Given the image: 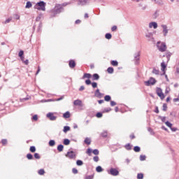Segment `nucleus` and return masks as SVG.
I'll return each instance as SVG.
<instances>
[{
	"instance_id": "nucleus-46",
	"label": "nucleus",
	"mask_w": 179,
	"mask_h": 179,
	"mask_svg": "<svg viewBox=\"0 0 179 179\" xmlns=\"http://www.w3.org/2000/svg\"><path fill=\"white\" fill-rule=\"evenodd\" d=\"M86 153H87V155H89V156H92V149L88 148V149L87 150Z\"/></svg>"
},
{
	"instance_id": "nucleus-64",
	"label": "nucleus",
	"mask_w": 179,
	"mask_h": 179,
	"mask_svg": "<svg viewBox=\"0 0 179 179\" xmlns=\"http://www.w3.org/2000/svg\"><path fill=\"white\" fill-rule=\"evenodd\" d=\"M85 89V86H81L79 89L80 92L83 91V90Z\"/></svg>"
},
{
	"instance_id": "nucleus-27",
	"label": "nucleus",
	"mask_w": 179,
	"mask_h": 179,
	"mask_svg": "<svg viewBox=\"0 0 179 179\" xmlns=\"http://www.w3.org/2000/svg\"><path fill=\"white\" fill-rule=\"evenodd\" d=\"M85 143L86 144V145H90V143H92V141H90V138H86L85 139Z\"/></svg>"
},
{
	"instance_id": "nucleus-36",
	"label": "nucleus",
	"mask_w": 179,
	"mask_h": 179,
	"mask_svg": "<svg viewBox=\"0 0 179 179\" xmlns=\"http://www.w3.org/2000/svg\"><path fill=\"white\" fill-rule=\"evenodd\" d=\"M27 158L28 159V160H33V155L29 153L27 155Z\"/></svg>"
},
{
	"instance_id": "nucleus-58",
	"label": "nucleus",
	"mask_w": 179,
	"mask_h": 179,
	"mask_svg": "<svg viewBox=\"0 0 179 179\" xmlns=\"http://www.w3.org/2000/svg\"><path fill=\"white\" fill-rule=\"evenodd\" d=\"M85 83L86 85H92V81L90 80H86Z\"/></svg>"
},
{
	"instance_id": "nucleus-4",
	"label": "nucleus",
	"mask_w": 179,
	"mask_h": 179,
	"mask_svg": "<svg viewBox=\"0 0 179 179\" xmlns=\"http://www.w3.org/2000/svg\"><path fill=\"white\" fill-rule=\"evenodd\" d=\"M64 7H62V6L61 4H56L55 7V15L54 16H55V15H57L58 13H61L62 12H64Z\"/></svg>"
},
{
	"instance_id": "nucleus-13",
	"label": "nucleus",
	"mask_w": 179,
	"mask_h": 179,
	"mask_svg": "<svg viewBox=\"0 0 179 179\" xmlns=\"http://www.w3.org/2000/svg\"><path fill=\"white\" fill-rule=\"evenodd\" d=\"M166 127H169V128H170L171 129V131H173V132H176V131H177V128L176 127H173V124L170 123V122L167 121L165 122Z\"/></svg>"
},
{
	"instance_id": "nucleus-19",
	"label": "nucleus",
	"mask_w": 179,
	"mask_h": 179,
	"mask_svg": "<svg viewBox=\"0 0 179 179\" xmlns=\"http://www.w3.org/2000/svg\"><path fill=\"white\" fill-rule=\"evenodd\" d=\"M69 65L70 68H75V66H76V63L75 62V60H70Z\"/></svg>"
},
{
	"instance_id": "nucleus-44",
	"label": "nucleus",
	"mask_w": 179,
	"mask_h": 179,
	"mask_svg": "<svg viewBox=\"0 0 179 179\" xmlns=\"http://www.w3.org/2000/svg\"><path fill=\"white\" fill-rule=\"evenodd\" d=\"M94 178V175H90V176H87L85 179H93Z\"/></svg>"
},
{
	"instance_id": "nucleus-11",
	"label": "nucleus",
	"mask_w": 179,
	"mask_h": 179,
	"mask_svg": "<svg viewBox=\"0 0 179 179\" xmlns=\"http://www.w3.org/2000/svg\"><path fill=\"white\" fill-rule=\"evenodd\" d=\"M87 3H90L89 0H78V5L80 6H85V5H87Z\"/></svg>"
},
{
	"instance_id": "nucleus-59",
	"label": "nucleus",
	"mask_w": 179,
	"mask_h": 179,
	"mask_svg": "<svg viewBox=\"0 0 179 179\" xmlns=\"http://www.w3.org/2000/svg\"><path fill=\"white\" fill-rule=\"evenodd\" d=\"M1 143L3 144V145H6L7 143H8V141H6V140H2L1 141Z\"/></svg>"
},
{
	"instance_id": "nucleus-62",
	"label": "nucleus",
	"mask_w": 179,
	"mask_h": 179,
	"mask_svg": "<svg viewBox=\"0 0 179 179\" xmlns=\"http://www.w3.org/2000/svg\"><path fill=\"white\" fill-rule=\"evenodd\" d=\"M173 101H174L175 103H177V101H179V95H178V98H175V99H173Z\"/></svg>"
},
{
	"instance_id": "nucleus-38",
	"label": "nucleus",
	"mask_w": 179,
	"mask_h": 179,
	"mask_svg": "<svg viewBox=\"0 0 179 179\" xmlns=\"http://www.w3.org/2000/svg\"><path fill=\"white\" fill-rule=\"evenodd\" d=\"M166 58H167V61H170V57H171V52H168L166 54Z\"/></svg>"
},
{
	"instance_id": "nucleus-28",
	"label": "nucleus",
	"mask_w": 179,
	"mask_h": 179,
	"mask_svg": "<svg viewBox=\"0 0 179 179\" xmlns=\"http://www.w3.org/2000/svg\"><path fill=\"white\" fill-rule=\"evenodd\" d=\"M57 150L58 152H62V150H64V146L62 145H59L57 146Z\"/></svg>"
},
{
	"instance_id": "nucleus-43",
	"label": "nucleus",
	"mask_w": 179,
	"mask_h": 179,
	"mask_svg": "<svg viewBox=\"0 0 179 179\" xmlns=\"http://www.w3.org/2000/svg\"><path fill=\"white\" fill-rule=\"evenodd\" d=\"M137 178L138 179H143V173H138Z\"/></svg>"
},
{
	"instance_id": "nucleus-17",
	"label": "nucleus",
	"mask_w": 179,
	"mask_h": 179,
	"mask_svg": "<svg viewBox=\"0 0 179 179\" xmlns=\"http://www.w3.org/2000/svg\"><path fill=\"white\" fill-rule=\"evenodd\" d=\"M149 27L150 29H152V27H153V29H156L157 27V22H150Z\"/></svg>"
},
{
	"instance_id": "nucleus-41",
	"label": "nucleus",
	"mask_w": 179,
	"mask_h": 179,
	"mask_svg": "<svg viewBox=\"0 0 179 179\" xmlns=\"http://www.w3.org/2000/svg\"><path fill=\"white\" fill-rule=\"evenodd\" d=\"M76 164H77V166H83V162L82 160H77Z\"/></svg>"
},
{
	"instance_id": "nucleus-48",
	"label": "nucleus",
	"mask_w": 179,
	"mask_h": 179,
	"mask_svg": "<svg viewBox=\"0 0 179 179\" xmlns=\"http://www.w3.org/2000/svg\"><path fill=\"white\" fill-rule=\"evenodd\" d=\"M161 67L162 68H167V64H166V62H162Z\"/></svg>"
},
{
	"instance_id": "nucleus-22",
	"label": "nucleus",
	"mask_w": 179,
	"mask_h": 179,
	"mask_svg": "<svg viewBox=\"0 0 179 179\" xmlns=\"http://www.w3.org/2000/svg\"><path fill=\"white\" fill-rule=\"evenodd\" d=\"M111 37H113V35H111V34H110V33H107V34H106V35H105V38H106L107 40H111Z\"/></svg>"
},
{
	"instance_id": "nucleus-6",
	"label": "nucleus",
	"mask_w": 179,
	"mask_h": 179,
	"mask_svg": "<svg viewBox=\"0 0 179 179\" xmlns=\"http://www.w3.org/2000/svg\"><path fill=\"white\" fill-rule=\"evenodd\" d=\"M152 73H155V75H165L166 74V68H162L161 71H159L157 69H154L152 71Z\"/></svg>"
},
{
	"instance_id": "nucleus-21",
	"label": "nucleus",
	"mask_w": 179,
	"mask_h": 179,
	"mask_svg": "<svg viewBox=\"0 0 179 179\" xmlns=\"http://www.w3.org/2000/svg\"><path fill=\"white\" fill-rule=\"evenodd\" d=\"M31 6H33V4H31V2L27 1L26 3V6H25V8L30 9V8H31Z\"/></svg>"
},
{
	"instance_id": "nucleus-24",
	"label": "nucleus",
	"mask_w": 179,
	"mask_h": 179,
	"mask_svg": "<svg viewBox=\"0 0 179 179\" xmlns=\"http://www.w3.org/2000/svg\"><path fill=\"white\" fill-rule=\"evenodd\" d=\"M64 118H69L71 117V113L69 112H66L63 115Z\"/></svg>"
},
{
	"instance_id": "nucleus-45",
	"label": "nucleus",
	"mask_w": 179,
	"mask_h": 179,
	"mask_svg": "<svg viewBox=\"0 0 179 179\" xmlns=\"http://www.w3.org/2000/svg\"><path fill=\"white\" fill-rule=\"evenodd\" d=\"M24 55V52L23 50H20L18 53V57H23V55Z\"/></svg>"
},
{
	"instance_id": "nucleus-60",
	"label": "nucleus",
	"mask_w": 179,
	"mask_h": 179,
	"mask_svg": "<svg viewBox=\"0 0 179 179\" xmlns=\"http://www.w3.org/2000/svg\"><path fill=\"white\" fill-rule=\"evenodd\" d=\"M15 18L17 20H19V19H20V15H17V14H15Z\"/></svg>"
},
{
	"instance_id": "nucleus-39",
	"label": "nucleus",
	"mask_w": 179,
	"mask_h": 179,
	"mask_svg": "<svg viewBox=\"0 0 179 179\" xmlns=\"http://www.w3.org/2000/svg\"><path fill=\"white\" fill-rule=\"evenodd\" d=\"M134 152H141V148H139L138 146H135L134 148Z\"/></svg>"
},
{
	"instance_id": "nucleus-52",
	"label": "nucleus",
	"mask_w": 179,
	"mask_h": 179,
	"mask_svg": "<svg viewBox=\"0 0 179 179\" xmlns=\"http://www.w3.org/2000/svg\"><path fill=\"white\" fill-rule=\"evenodd\" d=\"M92 153H93L94 155H99V150H97V149L94 150L92 151Z\"/></svg>"
},
{
	"instance_id": "nucleus-34",
	"label": "nucleus",
	"mask_w": 179,
	"mask_h": 179,
	"mask_svg": "<svg viewBox=\"0 0 179 179\" xmlns=\"http://www.w3.org/2000/svg\"><path fill=\"white\" fill-rule=\"evenodd\" d=\"M104 100L105 101H110V100H111V96H110V95H106L104 96Z\"/></svg>"
},
{
	"instance_id": "nucleus-8",
	"label": "nucleus",
	"mask_w": 179,
	"mask_h": 179,
	"mask_svg": "<svg viewBox=\"0 0 179 179\" xmlns=\"http://www.w3.org/2000/svg\"><path fill=\"white\" fill-rule=\"evenodd\" d=\"M66 157L69 159H76V154L73 151H70L66 154Z\"/></svg>"
},
{
	"instance_id": "nucleus-25",
	"label": "nucleus",
	"mask_w": 179,
	"mask_h": 179,
	"mask_svg": "<svg viewBox=\"0 0 179 179\" xmlns=\"http://www.w3.org/2000/svg\"><path fill=\"white\" fill-rule=\"evenodd\" d=\"M124 148L127 149V150H131V149H132V145H131L129 143H127L125 145Z\"/></svg>"
},
{
	"instance_id": "nucleus-3",
	"label": "nucleus",
	"mask_w": 179,
	"mask_h": 179,
	"mask_svg": "<svg viewBox=\"0 0 179 179\" xmlns=\"http://www.w3.org/2000/svg\"><path fill=\"white\" fill-rule=\"evenodd\" d=\"M157 48H158L160 52H164V51L167 50V45H166L165 43L158 41L157 43Z\"/></svg>"
},
{
	"instance_id": "nucleus-42",
	"label": "nucleus",
	"mask_w": 179,
	"mask_h": 179,
	"mask_svg": "<svg viewBox=\"0 0 179 179\" xmlns=\"http://www.w3.org/2000/svg\"><path fill=\"white\" fill-rule=\"evenodd\" d=\"M107 72L108 73H113V72H114V69L113 68H108Z\"/></svg>"
},
{
	"instance_id": "nucleus-47",
	"label": "nucleus",
	"mask_w": 179,
	"mask_h": 179,
	"mask_svg": "<svg viewBox=\"0 0 179 179\" xmlns=\"http://www.w3.org/2000/svg\"><path fill=\"white\" fill-rule=\"evenodd\" d=\"M96 117L97 118H101V117H103V113H97L96 115Z\"/></svg>"
},
{
	"instance_id": "nucleus-40",
	"label": "nucleus",
	"mask_w": 179,
	"mask_h": 179,
	"mask_svg": "<svg viewBox=\"0 0 179 179\" xmlns=\"http://www.w3.org/2000/svg\"><path fill=\"white\" fill-rule=\"evenodd\" d=\"M30 152H31V153H34V152H36V147L34 146H31L29 148Z\"/></svg>"
},
{
	"instance_id": "nucleus-23",
	"label": "nucleus",
	"mask_w": 179,
	"mask_h": 179,
	"mask_svg": "<svg viewBox=\"0 0 179 179\" xmlns=\"http://www.w3.org/2000/svg\"><path fill=\"white\" fill-rule=\"evenodd\" d=\"M70 143H71V141H69V139L65 138L64 140V145H65L66 146H68V145H69Z\"/></svg>"
},
{
	"instance_id": "nucleus-29",
	"label": "nucleus",
	"mask_w": 179,
	"mask_h": 179,
	"mask_svg": "<svg viewBox=\"0 0 179 179\" xmlns=\"http://www.w3.org/2000/svg\"><path fill=\"white\" fill-rule=\"evenodd\" d=\"M64 132L65 133V134H66V132H68V131H71V127H68V126H65L64 127Z\"/></svg>"
},
{
	"instance_id": "nucleus-49",
	"label": "nucleus",
	"mask_w": 179,
	"mask_h": 179,
	"mask_svg": "<svg viewBox=\"0 0 179 179\" xmlns=\"http://www.w3.org/2000/svg\"><path fill=\"white\" fill-rule=\"evenodd\" d=\"M140 160H141V162H143V160H146V156L141 155L140 156Z\"/></svg>"
},
{
	"instance_id": "nucleus-12",
	"label": "nucleus",
	"mask_w": 179,
	"mask_h": 179,
	"mask_svg": "<svg viewBox=\"0 0 179 179\" xmlns=\"http://www.w3.org/2000/svg\"><path fill=\"white\" fill-rule=\"evenodd\" d=\"M145 37L148 38V41H152V43H155V38L153 37V34L148 33L145 35Z\"/></svg>"
},
{
	"instance_id": "nucleus-5",
	"label": "nucleus",
	"mask_w": 179,
	"mask_h": 179,
	"mask_svg": "<svg viewBox=\"0 0 179 179\" xmlns=\"http://www.w3.org/2000/svg\"><path fill=\"white\" fill-rule=\"evenodd\" d=\"M156 93L157 94V96L159 97L161 100H164L166 96H164V94L163 93V90H162V88L157 87Z\"/></svg>"
},
{
	"instance_id": "nucleus-35",
	"label": "nucleus",
	"mask_w": 179,
	"mask_h": 179,
	"mask_svg": "<svg viewBox=\"0 0 179 179\" xmlns=\"http://www.w3.org/2000/svg\"><path fill=\"white\" fill-rule=\"evenodd\" d=\"M49 145H50V146H55V141H54V140H50V141H49Z\"/></svg>"
},
{
	"instance_id": "nucleus-55",
	"label": "nucleus",
	"mask_w": 179,
	"mask_h": 179,
	"mask_svg": "<svg viewBox=\"0 0 179 179\" xmlns=\"http://www.w3.org/2000/svg\"><path fill=\"white\" fill-rule=\"evenodd\" d=\"M163 110L164 111H167V104L164 103V105H163Z\"/></svg>"
},
{
	"instance_id": "nucleus-20",
	"label": "nucleus",
	"mask_w": 179,
	"mask_h": 179,
	"mask_svg": "<svg viewBox=\"0 0 179 179\" xmlns=\"http://www.w3.org/2000/svg\"><path fill=\"white\" fill-rule=\"evenodd\" d=\"M74 106H82V101L77 99L73 101Z\"/></svg>"
},
{
	"instance_id": "nucleus-1",
	"label": "nucleus",
	"mask_w": 179,
	"mask_h": 179,
	"mask_svg": "<svg viewBox=\"0 0 179 179\" xmlns=\"http://www.w3.org/2000/svg\"><path fill=\"white\" fill-rule=\"evenodd\" d=\"M45 2L41 1L34 6V9H37L38 10H43L44 12L45 11Z\"/></svg>"
},
{
	"instance_id": "nucleus-30",
	"label": "nucleus",
	"mask_w": 179,
	"mask_h": 179,
	"mask_svg": "<svg viewBox=\"0 0 179 179\" xmlns=\"http://www.w3.org/2000/svg\"><path fill=\"white\" fill-rule=\"evenodd\" d=\"M84 78L90 79L92 78V75L90 73H85L83 76Z\"/></svg>"
},
{
	"instance_id": "nucleus-9",
	"label": "nucleus",
	"mask_w": 179,
	"mask_h": 179,
	"mask_svg": "<svg viewBox=\"0 0 179 179\" xmlns=\"http://www.w3.org/2000/svg\"><path fill=\"white\" fill-rule=\"evenodd\" d=\"M109 174H110L111 176H118V174H120V171H118L117 170V169L111 168V169H110Z\"/></svg>"
},
{
	"instance_id": "nucleus-56",
	"label": "nucleus",
	"mask_w": 179,
	"mask_h": 179,
	"mask_svg": "<svg viewBox=\"0 0 179 179\" xmlns=\"http://www.w3.org/2000/svg\"><path fill=\"white\" fill-rule=\"evenodd\" d=\"M110 106H112V107H114V106H117V103H115V101H111Z\"/></svg>"
},
{
	"instance_id": "nucleus-31",
	"label": "nucleus",
	"mask_w": 179,
	"mask_h": 179,
	"mask_svg": "<svg viewBox=\"0 0 179 179\" xmlns=\"http://www.w3.org/2000/svg\"><path fill=\"white\" fill-rule=\"evenodd\" d=\"M39 176H44V174H45V171H44V169H40L38 171Z\"/></svg>"
},
{
	"instance_id": "nucleus-61",
	"label": "nucleus",
	"mask_w": 179,
	"mask_h": 179,
	"mask_svg": "<svg viewBox=\"0 0 179 179\" xmlns=\"http://www.w3.org/2000/svg\"><path fill=\"white\" fill-rule=\"evenodd\" d=\"M111 30L112 31H115V30H117V26H113L112 28H111Z\"/></svg>"
},
{
	"instance_id": "nucleus-50",
	"label": "nucleus",
	"mask_w": 179,
	"mask_h": 179,
	"mask_svg": "<svg viewBox=\"0 0 179 179\" xmlns=\"http://www.w3.org/2000/svg\"><path fill=\"white\" fill-rule=\"evenodd\" d=\"M93 160H94V162H96V163H97V162H99V160H100V159L99 158L98 156H95V157H94Z\"/></svg>"
},
{
	"instance_id": "nucleus-57",
	"label": "nucleus",
	"mask_w": 179,
	"mask_h": 179,
	"mask_svg": "<svg viewBox=\"0 0 179 179\" xmlns=\"http://www.w3.org/2000/svg\"><path fill=\"white\" fill-rule=\"evenodd\" d=\"M92 87H94V88H96V87H97V83H92Z\"/></svg>"
},
{
	"instance_id": "nucleus-51",
	"label": "nucleus",
	"mask_w": 179,
	"mask_h": 179,
	"mask_svg": "<svg viewBox=\"0 0 179 179\" xmlns=\"http://www.w3.org/2000/svg\"><path fill=\"white\" fill-rule=\"evenodd\" d=\"M72 173H73V174H78V169H76V168H73V169H72Z\"/></svg>"
},
{
	"instance_id": "nucleus-16",
	"label": "nucleus",
	"mask_w": 179,
	"mask_h": 179,
	"mask_svg": "<svg viewBox=\"0 0 179 179\" xmlns=\"http://www.w3.org/2000/svg\"><path fill=\"white\" fill-rule=\"evenodd\" d=\"M154 2L156 3V5H158L159 6H163V5H164V1H163V0H154Z\"/></svg>"
},
{
	"instance_id": "nucleus-53",
	"label": "nucleus",
	"mask_w": 179,
	"mask_h": 179,
	"mask_svg": "<svg viewBox=\"0 0 179 179\" xmlns=\"http://www.w3.org/2000/svg\"><path fill=\"white\" fill-rule=\"evenodd\" d=\"M32 120H34V121H37L38 120V117L37 116V115H34L32 117Z\"/></svg>"
},
{
	"instance_id": "nucleus-26",
	"label": "nucleus",
	"mask_w": 179,
	"mask_h": 179,
	"mask_svg": "<svg viewBox=\"0 0 179 179\" xmlns=\"http://www.w3.org/2000/svg\"><path fill=\"white\" fill-rule=\"evenodd\" d=\"M113 66H118V62L117 60H113L110 62Z\"/></svg>"
},
{
	"instance_id": "nucleus-37",
	"label": "nucleus",
	"mask_w": 179,
	"mask_h": 179,
	"mask_svg": "<svg viewBox=\"0 0 179 179\" xmlns=\"http://www.w3.org/2000/svg\"><path fill=\"white\" fill-rule=\"evenodd\" d=\"M96 170L97 173H101V171H103V168H101V166H99L96 168Z\"/></svg>"
},
{
	"instance_id": "nucleus-14",
	"label": "nucleus",
	"mask_w": 179,
	"mask_h": 179,
	"mask_svg": "<svg viewBox=\"0 0 179 179\" xmlns=\"http://www.w3.org/2000/svg\"><path fill=\"white\" fill-rule=\"evenodd\" d=\"M162 27L163 29L162 30V33H164V36H167L168 33H169V29H167V25L166 24H162Z\"/></svg>"
},
{
	"instance_id": "nucleus-32",
	"label": "nucleus",
	"mask_w": 179,
	"mask_h": 179,
	"mask_svg": "<svg viewBox=\"0 0 179 179\" xmlns=\"http://www.w3.org/2000/svg\"><path fill=\"white\" fill-rule=\"evenodd\" d=\"M93 78H94V80H99V79L100 78V76H99V74L94 73L93 75Z\"/></svg>"
},
{
	"instance_id": "nucleus-2",
	"label": "nucleus",
	"mask_w": 179,
	"mask_h": 179,
	"mask_svg": "<svg viewBox=\"0 0 179 179\" xmlns=\"http://www.w3.org/2000/svg\"><path fill=\"white\" fill-rule=\"evenodd\" d=\"M133 61L136 65H139V64H141V52H136L133 55Z\"/></svg>"
},
{
	"instance_id": "nucleus-63",
	"label": "nucleus",
	"mask_w": 179,
	"mask_h": 179,
	"mask_svg": "<svg viewBox=\"0 0 179 179\" xmlns=\"http://www.w3.org/2000/svg\"><path fill=\"white\" fill-rule=\"evenodd\" d=\"M75 23L76 24H79L80 23V20H76Z\"/></svg>"
},
{
	"instance_id": "nucleus-54",
	"label": "nucleus",
	"mask_w": 179,
	"mask_h": 179,
	"mask_svg": "<svg viewBox=\"0 0 179 179\" xmlns=\"http://www.w3.org/2000/svg\"><path fill=\"white\" fill-rule=\"evenodd\" d=\"M34 156L35 159H40L39 153H35Z\"/></svg>"
},
{
	"instance_id": "nucleus-10",
	"label": "nucleus",
	"mask_w": 179,
	"mask_h": 179,
	"mask_svg": "<svg viewBox=\"0 0 179 179\" xmlns=\"http://www.w3.org/2000/svg\"><path fill=\"white\" fill-rule=\"evenodd\" d=\"M46 117L49 118L50 121H55V120H57V116L54 115V113H48Z\"/></svg>"
},
{
	"instance_id": "nucleus-18",
	"label": "nucleus",
	"mask_w": 179,
	"mask_h": 179,
	"mask_svg": "<svg viewBox=\"0 0 179 179\" xmlns=\"http://www.w3.org/2000/svg\"><path fill=\"white\" fill-rule=\"evenodd\" d=\"M160 10H156L155 13L152 15L153 19H157V17L159 16Z\"/></svg>"
},
{
	"instance_id": "nucleus-15",
	"label": "nucleus",
	"mask_w": 179,
	"mask_h": 179,
	"mask_svg": "<svg viewBox=\"0 0 179 179\" xmlns=\"http://www.w3.org/2000/svg\"><path fill=\"white\" fill-rule=\"evenodd\" d=\"M95 97H98V99H101V97H103V94H101V92H100V90L98 89L95 91V94H94Z\"/></svg>"
},
{
	"instance_id": "nucleus-7",
	"label": "nucleus",
	"mask_w": 179,
	"mask_h": 179,
	"mask_svg": "<svg viewBox=\"0 0 179 179\" xmlns=\"http://www.w3.org/2000/svg\"><path fill=\"white\" fill-rule=\"evenodd\" d=\"M156 83V79L150 78L148 81L145 82V86H152Z\"/></svg>"
},
{
	"instance_id": "nucleus-33",
	"label": "nucleus",
	"mask_w": 179,
	"mask_h": 179,
	"mask_svg": "<svg viewBox=\"0 0 179 179\" xmlns=\"http://www.w3.org/2000/svg\"><path fill=\"white\" fill-rule=\"evenodd\" d=\"M10 22H12V17L8 18L7 20H6V21L4 22H3L4 24H8V23H10Z\"/></svg>"
}]
</instances>
